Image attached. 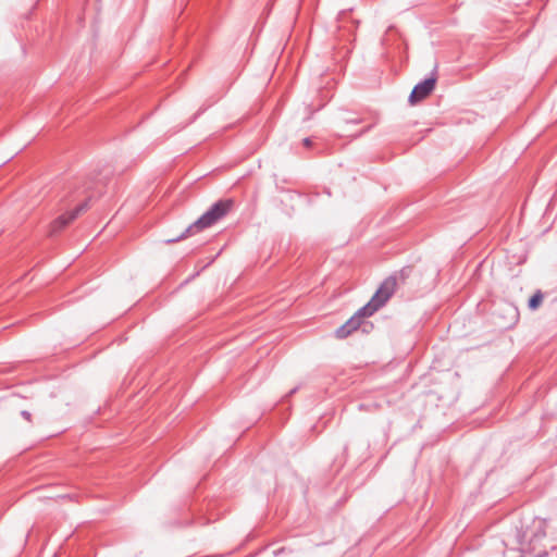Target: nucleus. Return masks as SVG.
Wrapping results in <instances>:
<instances>
[{"instance_id":"nucleus-10","label":"nucleus","mask_w":557,"mask_h":557,"mask_svg":"<svg viewBox=\"0 0 557 557\" xmlns=\"http://www.w3.org/2000/svg\"><path fill=\"white\" fill-rule=\"evenodd\" d=\"M412 268L411 267H405L400 271L392 274L391 276H396V285L398 282L405 283V281L411 275Z\"/></svg>"},{"instance_id":"nucleus-5","label":"nucleus","mask_w":557,"mask_h":557,"mask_svg":"<svg viewBox=\"0 0 557 557\" xmlns=\"http://www.w3.org/2000/svg\"><path fill=\"white\" fill-rule=\"evenodd\" d=\"M435 85L436 77L433 75L418 83L409 95L408 101L410 104H417L425 99L434 90Z\"/></svg>"},{"instance_id":"nucleus-8","label":"nucleus","mask_w":557,"mask_h":557,"mask_svg":"<svg viewBox=\"0 0 557 557\" xmlns=\"http://www.w3.org/2000/svg\"><path fill=\"white\" fill-rule=\"evenodd\" d=\"M544 299L543 293L539 289L536 290L529 299L528 307L530 310L534 311L540 308Z\"/></svg>"},{"instance_id":"nucleus-1","label":"nucleus","mask_w":557,"mask_h":557,"mask_svg":"<svg viewBox=\"0 0 557 557\" xmlns=\"http://www.w3.org/2000/svg\"><path fill=\"white\" fill-rule=\"evenodd\" d=\"M234 201L232 199H220L214 202L198 220L190 224L181 235L174 238L165 239L166 244L177 243L200 232L211 227L222 218H224L232 209Z\"/></svg>"},{"instance_id":"nucleus-14","label":"nucleus","mask_w":557,"mask_h":557,"mask_svg":"<svg viewBox=\"0 0 557 557\" xmlns=\"http://www.w3.org/2000/svg\"><path fill=\"white\" fill-rule=\"evenodd\" d=\"M372 128V125H369L368 127L363 128L360 133H358L355 137H359L363 134H366L367 132H369L370 129Z\"/></svg>"},{"instance_id":"nucleus-11","label":"nucleus","mask_w":557,"mask_h":557,"mask_svg":"<svg viewBox=\"0 0 557 557\" xmlns=\"http://www.w3.org/2000/svg\"><path fill=\"white\" fill-rule=\"evenodd\" d=\"M517 540L519 544H523L527 540V532L523 530H519L517 532Z\"/></svg>"},{"instance_id":"nucleus-3","label":"nucleus","mask_w":557,"mask_h":557,"mask_svg":"<svg viewBox=\"0 0 557 557\" xmlns=\"http://www.w3.org/2000/svg\"><path fill=\"white\" fill-rule=\"evenodd\" d=\"M92 196L87 195L84 200L77 203V206L66 213L58 216L50 226V235H54L63 230L67 224L74 221L81 213L85 212L89 208V203Z\"/></svg>"},{"instance_id":"nucleus-15","label":"nucleus","mask_w":557,"mask_h":557,"mask_svg":"<svg viewBox=\"0 0 557 557\" xmlns=\"http://www.w3.org/2000/svg\"><path fill=\"white\" fill-rule=\"evenodd\" d=\"M302 144L305 147H310L312 141H311V138L307 137L302 140Z\"/></svg>"},{"instance_id":"nucleus-16","label":"nucleus","mask_w":557,"mask_h":557,"mask_svg":"<svg viewBox=\"0 0 557 557\" xmlns=\"http://www.w3.org/2000/svg\"><path fill=\"white\" fill-rule=\"evenodd\" d=\"M347 123H354V124H358L361 122L360 119H352V120H346Z\"/></svg>"},{"instance_id":"nucleus-13","label":"nucleus","mask_w":557,"mask_h":557,"mask_svg":"<svg viewBox=\"0 0 557 557\" xmlns=\"http://www.w3.org/2000/svg\"><path fill=\"white\" fill-rule=\"evenodd\" d=\"M547 556H548L547 550H540L534 555V557H547Z\"/></svg>"},{"instance_id":"nucleus-12","label":"nucleus","mask_w":557,"mask_h":557,"mask_svg":"<svg viewBox=\"0 0 557 557\" xmlns=\"http://www.w3.org/2000/svg\"><path fill=\"white\" fill-rule=\"evenodd\" d=\"M21 416H22L25 420H27V421H30V419H32V414H30V412H29V411H27V410H22V411H21Z\"/></svg>"},{"instance_id":"nucleus-2","label":"nucleus","mask_w":557,"mask_h":557,"mask_svg":"<svg viewBox=\"0 0 557 557\" xmlns=\"http://www.w3.org/2000/svg\"><path fill=\"white\" fill-rule=\"evenodd\" d=\"M396 290V276L386 277L371 299L354 314L355 319L363 325V332H368V327L371 326L364 319L374 314L380 310Z\"/></svg>"},{"instance_id":"nucleus-6","label":"nucleus","mask_w":557,"mask_h":557,"mask_svg":"<svg viewBox=\"0 0 557 557\" xmlns=\"http://www.w3.org/2000/svg\"><path fill=\"white\" fill-rule=\"evenodd\" d=\"M360 327L363 329V325L352 315L345 324H343L336 330L335 334L338 338H346L354 331H357Z\"/></svg>"},{"instance_id":"nucleus-9","label":"nucleus","mask_w":557,"mask_h":557,"mask_svg":"<svg viewBox=\"0 0 557 557\" xmlns=\"http://www.w3.org/2000/svg\"><path fill=\"white\" fill-rule=\"evenodd\" d=\"M536 523L535 532L533 533L532 537L530 539V543H532L534 540H540L546 536V530H545V521L539 520L534 521Z\"/></svg>"},{"instance_id":"nucleus-4","label":"nucleus","mask_w":557,"mask_h":557,"mask_svg":"<svg viewBox=\"0 0 557 557\" xmlns=\"http://www.w3.org/2000/svg\"><path fill=\"white\" fill-rule=\"evenodd\" d=\"M104 180H107V175L103 177H100V173L95 174L92 176H89L84 182H75L69 186V193L72 194V201L78 200V198L82 195H85L90 191L98 183H102Z\"/></svg>"},{"instance_id":"nucleus-7","label":"nucleus","mask_w":557,"mask_h":557,"mask_svg":"<svg viewBox=\"0 0 557 557\" xmlns=\"http://www.w3.org/2000/svg\"><path fill=\"white\" fill-rule=\"evenodd\" d=\"M502 310L508 315V321L502 323L500 326L503 329L512 327L519 320L518 309L515 306L507 304Z\"/></svg>"}]
</instances>
